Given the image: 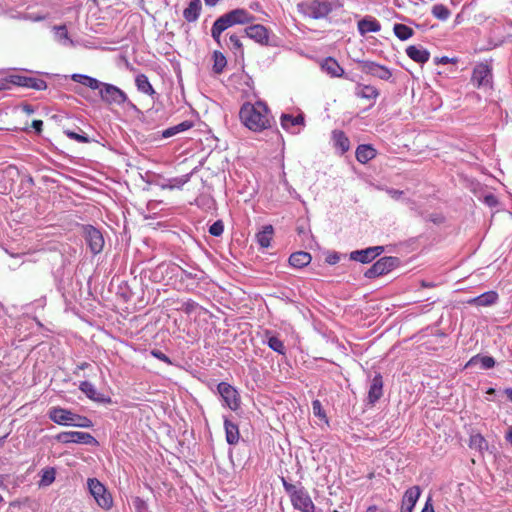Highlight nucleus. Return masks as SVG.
I'll use <instances>...</instances> for the list:
<instances>
[{
  "mask_svg": "<svg viewBox=\"0 0 512 512\" xmlns=\"http://www.w3.org/2000/svg\"><path fill=\"white\" fill-rule=\"evenodd\" d=\"M239 117L241 122L254 132L270 128L273 120L269 108L262 101L244 103L240 109Z\"/></svg>",
  "mask_w": 512,
  "mask_h": 512,
  "instance_id": "obj_1",
  "label": "nucleus"
},
{
  "mask_svg": "<svg viewBox=\"0 0 512 512\" xmlns=\"http://www.w3.org/2000/svg\"><path fill=\"white\" fill-rule=\"evenodd\" d=\"M297 10L305 17L322 19L332 11V6L328 0H307L298 3Z\"/></svg>",
  "mask_w": 512,
  "mask_h": 512,
  "instance_id": "obj_2",
  "label": "nucleus"
},
{
  "mask_svg": "<svg viewBox=\"0 0 512 512\" xmlns=\"http://www.w3.org/2000/svg\"><path fill=\"white\" fill-rule=\"evenodd\" d=\"M87 486L90 494L95 499L97 505L104 510H110L113 506L112 495L106 487L96 478H89Z\"/></svg>",
  "mask_w": 512,
  "mask_h": 512,
  "instance_id": "obj_3",
  "label": "nucleus"
},
{
  "mask_svg": "<svg viewBox=\"0 0 512 512\" xmlns=\"http://www.w3.org/2000/svg\"><path fill=\"white\" fill-rule=\"evenodd\" d=\"M492 68L487 63L477 64L472 73L471 82L479 89L489 90L492 88Z\"/></svg>",
  "mask_w": 512,
  "mask_h": 512,
  "instance_id": "obj_4",
  "label": "nucleus"
},
{
  "mask_svg": "<svg viewBox=\"0 0 512 512\" xmlns=\"http://www.w3.org/2000/svg\"><path fill=\"white\" fill-rule=\"evenodd\" d=\"M217 391L222 399L223 406L228 407L232 411L239 409L241 400L236 388L227 382H220L217 385Z\"/></svg>",
  "mask_w": 512,
  "mask_h": 512,
  "instance_id": "obj_5",
  "label": "nucleus"
},
{
  "mask_svg": "<svg viewBox=\"0 0 512 512\" xmlns=\"http://www.w3.org/2000/svg\"><path fill=\"white\" fill-rule=\"evenodd\" d=\"M56 440L62 444H85V445H98V441L88 432L80 431H64L56 435Z\"/></svg>",
  "mask_w": 512,
  "mask_h": 512,
  "instance_id": "obj_6",
  "label": "nucleus"
},
{
  "mask_svg": "<svg viewBox=\"0 0 512 512\" xmlns=\"http://www.w3.org/2000/svg\"><path fill=\"white\" fill-rule=\"evenodd\" d=\"M101 86L99 96L103 102L109 105H123L127 101L126 93L119 87L105 82Z\"/></svg>",
  "mask_w": 512,
  "mask_h": 512,
  "instance_id": "obj_7",
  "label": "nucleus"
},
{
  "mask_svg": "<svg viewBox=\"0 0 512 512\" xmlns=\"http://www.w3.org/2000/svg\"><path fill=\"white\" fill-rule=\"evenodd\" d=\"M399 264L397 257L385 256L376 261L365 273L366 278H375L389 273Z\"/></svg>",
  "mask_w": 512,
  "mask_h": 512,
  "instance_id": "obj_8",
  "label": "nucleus"
},
{
  "mask_svg": "<svg viewBox=\"0 0 512 512\" xmlns=\"http://www.w3.org/2000/svg\"><path fill=\"white\" fill-rule=\"evenodd\" d=\"M83 233L86 244L88 245L92 254H99L104 247V237L101 231L92 225L83 226Z\"/></svg>",
  "mask_w": 512,
  "mask_h": 512,
  "instance_id": "obj_9",
  "label": "nucleus"
},
{
  "mask_svg": "<svg viewBox=\"0 0 512 512\" xmlns=\"http://www.w3.org/2000/svg\"><path fill=\"white\" fill-rule=\"evenodd\" d=\"M281 127L288 133L299 134L305 127V117L303 113L294 116L292 114L283 113L280 117Z\"/></svg>",
  "mask_w": 512,
  "mask_h": 512,
  "instance_id": "obj_10",
  "label": "nucleus"
},
{
  "mask_svg": "<svg viewBox=\"0 0 512 512\" xmlns=\"http://www.w3.org/2000/svg\"><path fill=\"white\" fill-rule=\"evenodd\" d=\"M293 507L301 512H314L315 505L304 487L298 488L291 496Z\"/></svg>",
  "mask_w": 512,
  "mask_h": 512,
  "instance_id": "obj_11",
  "label": "nucleus"
},
{
  "mask_svg": "<svg viewBox=\"0 0 512 512\" xmlns=\"http://www.w3.org/2000/svg\"><path fill=\"white\" fill-rule=\"evenodd\" d=\"M194 270L195 271H187L176 264H162L159 266L158 271L162 273L166 272L167 274H171L176 277L180 276L181 280L191 279L194 281H200L203 278V271L198 269Z\"/></svg>",
  "mask_w": 512,
  "mask_h": 512,
  "instance_id": "obj_12",
  "label": "nucleus"
},
{
  "mask_svg": "<svg viewBox=\"0 0 512 512\" xmlns=\"http://www.w3.org/2000/svg\"><path fill=\"white\" fill-rule=\"evenodd\" d=\"M9 83L25 87V88H31L34 90H45L47 89V83L43 79L36 78V77H28L23 75H11L9 77Z\"/></svg>",
  "mask_w": 512,
  "mask_h": 512,
  "instance_id": "obj_13",
  "label": "nucleus"
},
{
  "mask_svg": "<svg viewBox=\"0 0 512 512\" xmlns=\"http://www.w3.org/2000/svg\"><path fill=\"white\" fill-rule=\"evenodd\" d=\"M361 70L365 74H370L381 80L388 81L392 77V72L386 66L380 65L373 61H360Z\"/></svg>",
  "mask_w": 512,
  "mask_h": 512,
  "instance_id": "obj_14",
  "label": "nucleus"
},
{
  "mask_svg": "<svg viewBox=\"0 0 512 512\" xmlns=\"http://www.w3.org/2000/svg\"><path fill=\"white\" fill-rule=\"evenodd\" d=\"M74 414L75 413L69 409L56 406L49 409L48 417L58 425L71 426Z\"/></svg>",
  "mask_w": 512,
  "mask_h": 512,
  "instance_id": "obj_15",
  "label": "nucleus"
},
{
  "mask_svg": "<svg viewBox=\"0 0 512 512\" xmlns=\"http://www.w3.org/2000/svg\"><path fill=\"white\" fill-rule=\"evenodd\" d=\"M384 251L383 246H373L362 250H356L350 253V259L363 264L370 263Z\"/></svg>",
  "mask_w": 512,
  "mask_h": 512,
  "instance_id": "obj_16",
  "label": "nucleus"
},
{
  "mask_svg": "<svg viewBox=\"0 0 512 512\" xmlns=\"http://www.w3.org/2000/svg\"><path fill=\"white\" fill-rule=\"evenodd\" d=\"M244 32L247 37L259 44L265 45L269 41L268 29L261 24L250 25L245 28Z\"/></svg>",
  "mask_w": 512,
  "mask_h": 512,
  "instance_id": "obj_17",
  "label": "nucleus"
},
{
  "mask_svg": "<svg viewBox=\"0 0 512 512\" xmlns=\"http://www.w3.org/2000/svg\"><path fill=\"white\" fill-rule=\"evenodd\" d=\"M421 495L419 486H412L406 490L402 498L401 512H412Z\"/></svg>",
  "mask_w": 512,
  "mask_h": 512,
  "instance_id": "obj_18",
  "label": "nucleus"
},
{
  "mask_svg": "<svg viewBox=\"0 0 512 512\" xmlns=\"http://www.w3.org/2000/svg\"><path fill=\"white\" fill-rule=\"evenodd\" d=\"M234 26L231 17L228 13L220 16L215 20L211 28V36L217 42L220 43L221 34L228 28Z\"/></svg>",
  "mask_w": 512,
  "mask_h": 512,
  "instance_id": "obj_19",
  "label": "nucleus"
},
{
  "mask_svg": "<svg viewBox=\"0 0 512 512\" xmlns=\"http://www.w3.org/2000/svg\"><path fill=\"white\" fill-rule=\"evenodd\" d=\"M383 395V378L380 373L371 379L368 390V402L374 405Z\"/></svg>",
  "mask_w": 512,
  "mask_h": 512,
  "instance_id": "obj_20",
  "label": "nucleus"
},
{
  "mask_svg": "<svg viewBox=\"0 0 512 512\" xmlns=\"http://www.w3.org/2000/svg\"><path fill=\"white\" fill-rule=\"evenodd\" d=\"M406 54L410 59L420 64L426 63L430 58L429 51L420 45L408 46Z\"/></svg>",
  "mask_w": 512,
  "mask_h": 512,
  "instance_id": "obj_21",
  "label": "nucleus"
},
{
  "mask_svg": "<svg viewBox=\"0 0 512 512\" xmlns=\"http://www.w3.org/2000/svg\"><path fill=\"white\" fill-rule=\"evenodd\" d=\"M79 389L91 400L106 403L110 402L109 398H106L103 394L99 393L95 386L89 381H82L79 385Z\"/></svg>",
  "mask_w": 512,
  "mask_h": 512,
  "instance_id": "obj_22",
  "label": "nucleus"
},
{
  "mask_svg": "<svg viewBox=\"0 0 512 512\" xmlns=\"http://www.w3.org/2000/svg\"><path fill=\"white\" fill-rule=\"evenodd\" d=\"M357 27L361 35H365L367 33H376L381 30L380 22L371 16H366L361 19L358 22Z\"/></svg>",
  "mask_w": 512,
  "mask_h": 512,
  "instance_id": "obj_23",
  "label": "nucleus"
},
{
  "mask_svg": "<svg viewBox=\"0 0 512 512\" xmlns=\"http://www.w3.org/2000/svg\"><path fill=\"white\" fill-rule=\"evenodd\" d=\"M321 69L331 77H342L344 69L332 57H327L321 64Z\"/></svg>",
  "mask_w": 512,
  "mask_h": 512,
  "instance_id": "obj_24",
  "label": "nucleus"
},
{
  "mask_svg": "<svg viewBox=\"0 0 512 512\" xmlns=\"http://www.w3.org/2000/svg\"><path fill=\"white\" fill-rule=\"evenodd\" d=\"M498 300V294L495 291H487L477 297H474L468 301L469 304L485 307L496 303Z\"/></svg>",
  "mask_w": 512,
  "mask_h": 512,
  "instance_id": "obj_25",
  "label": "nucleus"
},
{
  "mask_svg": "<svg viewBox=\"0 0 512 512\" xmlns=\"http://www.w3.org/2000/svg\"><path fill=\"white\" fill-rule=\"evenodd\" d=\"M202 9L200 0H190L188 6L183 11V17L187 22H195L200 16Z\"/></svg>",
  "mask_w": 512,
  "mask_h": 512,
  "instance_id": "obj_26",
  "label": "nucleus"
},
{
  "mask_svg": "<svg viewBox=\"0 0 512 512\" xmlns=\"http://www.w3.org/2000/svg\"><path fill=\"white\" fill-rule=\"evenodd\" d=\"M234 25L248 24L254 21L255 17L247 10L238 8L227 12Z\"/></svg>",
  "mask_w": 512,
  "mask_h": 512,
  "instance_id": "obj_27",
  "label": "nucleus"
},
{
  "mask_svg": "<svg viewBox=\"0 0 512 512\" xmlns=\"http://www.w3.org/2000/svg\"><path fill=\"white\" fill-rule=\"evenodd\" d=\"M224 429L226 434V441L230 445H235L239 441L240 433L236 424L231 422L228 418H224Z\"/></svg>",
  "mask_w": 512,
  "mask_h": 512,
  "instance_id": "obj_28",
  "label": "nucleus"
},
{
  "mask_svg": "<svg viewBox=\"0 0 512 512\" xmlns=\"http://www.w3.org/2000/svg\"><path fill=\"white\" fill-rule=\"evenodd\" d=\"M72 80L80 83L92 90H98V92L101 89V85H103L104 82L99 81L96 78H93L91 76L85 75V74H73Z\"/></svg>",
  "mask_w": 512,
  "mask_h": 512,
  "instance_id": "obj_29",
  "label": "nucleus"
},
{
  "mask_svg": "<svg viewBox=\"0 0 512 512\" xmlns=\"http://www.w3.org/2000/svg\"><path fill=\"white\" fill-rule=\"evenodd\" d=\"M355 156L357 161L365 164L376 156V150L371 145L362 144L357 147Z\"/></svg>",
  "mask_w": 512,
  "mask_h": 512,
  "instance_id": "obj_30",
  "label": "nucleus"
},
{
  "mask_svg": "<svg viewBox=\"0 0 512 512\" xmlns=\"http://www.w3.org/2000/svg\"><path fill=\"white\" fill-rule=\"evenodd\" d=\"M312 257L310 253L299 251L292 253L289 257V264L295 268H303L310 264Z\"/></svg>",
  "mask_w": 512,
  "mask_h": 512,
  "instance_id": "obj_31",
  "label": "nucleus"
},
{
  "mask_svg": "<svg viewBox=\"0 0 512 512\" xmlns=\"http://www.w3.org/2000/svg\"><path fill=\"white\" fill-rule=\"evenodd\" d=\"M355 95L358 98L375 100L379 96V91L372 85L358 84L355 89Z\"/></svg>",
  "mask_w": 512,
  "mask_h": 512,
  "instance_id": "obj_32",
  "label": "nucleus"
},
{
  "mask_svg": "<svg viewBox=\"0 0 512 512\" xmlns=\"http://www.w3.org/2000/svg\"><path fill=\"white\" fill-rule=\"evenodd\" d=\"M332 138L334 146L339 150L340 154H344L350 149V141L343 131H333Z\"/></svg>",
  "mask_w": 512,
  "mask_h": 512,
  "instance_id": "obj_33",
  "label": "nucleus"
},
{
  "mask_svg": "<svg viewBox=\"0 0 512 512\" xmlns=\"http://www.w3.org/2000/svg\"><path fill=\"white\" fill-rule=\"evenodd\" d=\"M478 364L482 369L488 370L493 368L496 362L492 356L477 354L468 361L467 366H474Z\"/></svg>",
  "mask_w": 512,
  "mask_h": 512,
  "instance_id": "obj_34",
  "label": "nucleus"
},
{
  "mask_svg": "<svg viewBox=\"0 0 512 512\" xmlns=\"http://www.w3.org/2000/svg\"><path fill=\"white\" fill-rule=\"evenodd\" d=\"M55 40L63 46H73L74 42L69 37L68 30L65 25L54 26L52 28Z\"/></svg>",
  "mask_w": 512,
  "mask_h": 512,
  "instance_id": "obj_35",
  "label": "nucleus"
},
{
  "mask_svg": "<svg viewBox=\"0 0 512 512\" xmlns=\"http://www.w3.org/2000/svg\"><path fill=\"white\" fill-rule=\"evenodd\" d=\"M265 337L266 340L264 341V343H266L270 349L281 355L285 354V346L281 339H279L277 336L272 335L270 331L265 332Z\"/></svg>",
  "mask_w": 512,
  "mask_h": 512,
  "instance_id": "obj_36",
  "label": "nucleus"
},
{
  "mask_svg": "<svg viewBox=\"0 0 512 512\" xmlns=\"http://www.w3.org/2000/svg\"><path fill=\"white\" fill-rule=\"evenodd\" d=\"M135 85L138 89V91L147 94V95H154L155 90L152 87L148 77L145 74H138L135 78Z\"/></svg>",
  "mask_w": 512,
  "mask_h": 512,
  "instance_id": "obj_37",
  "label": "nucleus"
},
{
  "mask_svg": "<svg viewBox=\"0 0 512 512\" xmlns=\"http://www.w3.org/2000/svg\"><path fill=\"white\" fill-rule=\"evenodd\" d=\"M190 178H191V173H188V174H185V175H182L179 177L171 178L167 181V183L162 184L161 188L162 189H174V188L180 189L186 183L189 182Z\"/></svg>",
  "mask_w": 512,
  "mask_h": 512,
  "instance_id": "obj_38",
  "label": "nucleus"
},
{
  "mask_svg": "<svg viewBox=\"0 0 512 512\" xmlns=\"http://www.w3.org/2000/svg\"><path fill=\"white\" fill-rule=\"evenodd\" d=\"M272 235L273 227L271 225L265 226L263 230L256 235L258 244L263 248H268L272 240Z\"/></svg>",
  "mask_w": 512,
  "mask_h": 512,
  "instance_id": "obj_39",
  "label": "nucleus"
},
{
  "mask_svg": "<svg viewBox=\"0 0 512 512\" xmlns=\"http://www.w3.org/2000/svg\"><path fill=\"white\" fill-rule=\"evenodd\" d=\"M192 127V122L183 121L175 126L169 127L162 132L163 138L172 137L180 132L186 131Z\"/></svg>",
  "mask_w": 512,
  "mask_h": 512,
  "instance_id": "obj_40",
  "label": "nucleus"
},
{
  "mask_svg": "<svg viewBox=\"0 0 512 512\" xmlns=\"http://www.w3.org/2000/svg\"><path fill=\"white\" fill-rule=\"evenodd\" d=\"M393 31H394L395 36L398 39H400L401 41L408 40L414 34V31L412 28H410L409 26H407L405 24H400V23H397L394 25Z\"/></svg>",
  "mask_w": 512,
  "mask_h": 512,
  "instance_id": "obj_41",
  "label": "nucleus"
},
{
  "mask_svg": "<svg viewBox=\"0 0 512 512\" xmlns=\"http://www.w3.org/2000/svg\"><path fill=\"white\" fill-rule=\"evenodd\" d=\"M56 477V470L53 467H47L41 471V479L39 481V486L47 487L50 486Z\"/></svg>",
  "mask_w": 512,
  "mask_h": 512,
  "instance_id": "obj_42",
  "label": "nucleus"
},
{
  "mask_svg": "<svg viewBox=\"0 0 512 512\" xmlns=\"http://www.w3.org/2000/svg\"><path fill=\"white\" fill-rule=\"evenodd\" d=\"M470 448L476 449L478 451H483L487 449L488 444L486 439L479 433L472 434L469 439Z\"/></svg>",
  "mask_w": 512,
  "mask_h": 512,
  "instance_id": "obj_43",
  "label": "nucleus"
},
{
  "mask_svg": "<svg viewBox=\"0 0 512 512\" xmlns=\"http://www.w3.org/2000/svg\"><path fill=\"white\" fill-rule=\"evenodd\" d=\"M213 61H214V63H213L214 72L217 74L222 73L227 64V60H226L225 56L221 52L215 51L213 53Z\"/></svg>",
  "mask_w": 512,
  "mask_h": 512,
  "instance_id": "obj_44",
  "label": "nucleus"
},
{
  "mask_svg": "<svg viewBox=\"0 0 512 512\" xmlns=\"http://www.w3.org/2000/svg\"><path fill=\"white\" fill-rule=\"evenodd\" d=\"M432 15L439 20L445 21L449 18L450 11L443 4H436L432 8Z\"/></svg>",
  "mask_w": 512,
  "mask_h": 512,
  "instance_id": "obj_45",
  "label": "nucleus"
},
{
  "mask_svg": "<svg viewBox=\"0 0 512 512\" xmlns=\"http://www.w3.org/2000/svg\"><path fill=\"white\" fill-rule=\"evenodd\" d=\"M71 426L80 428H91L93 426V422L88 417L75 413Z\"/></svg>",
  "mask_w": 512,
  "mask_h": 512,
  "instance_id": "obj_46",
  "label": "nucleus"
},
{
  "mask_svg": "<svg viewBox=\"0 0 512 512\" xmlns=\"http://www.w3.org/2000/svg\"><path fill=\"white\" fill-rule=\"evenodd\" d=\"M68 138L70 139H73L79 143H89L90 142V139L89 137L85 134V133H76V132H73V131H70V130H66L64 132Z\"/></svg>",
  "mask_w": 512,
  "mask_h": 512,
  "instance_id": "obj_47",
  "label": "nucleus"
},
{
  "mask_svg": "<svg viewBox=\"0 0 512 512\" xmlns=\"http://www.w3.org/2000/svg\"><path fill=\"white\" fill-rule=\"evenodd\" d=\"M312 410H313V414L316 417H318L320 419H324L327 422L325 411H324L322 404L319 400L316 399V400L312 401Z\"/></svg>",
  "mask_w": 512,
  "mask_h": 512,
  "instance_id": "obj_48",
  "label": "nucleus"
},
{
  "mask_svg": "<svg viewBox=\"0 0 512 512\" xmlns=\"http://www.w3.org/2000/svg\"><path fill=\"white\" fill-rule=\"evenodd\" d=\"M224 232V224L221 220L215 221L210 227H209V233L212 236L219 237Z\"/></svg>",
  "mask_w": 512,
  "mask_h": 512,
  "instance_id": "obj_49",
  "label": "nucleus"
},
{
  "mask_svg": "<svg viewBox=\"0 0 512 512\" xmlns=\"http://www.w3.org/2000/svg\"><path fill=\"white\" fill-rule=\"evenodd\" d=\"M151 355L153 357H155L156 359L160 360V361H163L169 365L172 364V361L171 359L166 355L164 354L162 351L160 350H157V349H154V350H151Z\"/></svg>",
  "mask_w": 512,
  "mask_h": 512,
  "instance_id": "obj_50",
  "label": "nucleus"
},
{
  "mask_svg": "<svg viewBox=\"0 0 512 512\" xmlns=\"http://www.w3.org/2000/svg\"><path fill=\"white\" fill-rule=\"evenodd\" d=\"M230 44L235 51H239L242 49V43L240 38L236 34H232L229 37Z\"/></svg>",
  "mask_w": 512,
  "mask_h": 512,
  "instance_id": "obj_51",
  "label": "nucleus"
},
{
  "mask_svg": "<svg viewBox=\"0 0 512 512\" xmlns=\"http://www.w3.org/2000/svg\"><path fill=\"white\" fill-rule=\"evenodd\" d=\"M281 481L284 490L289 496H291L298 489L295 485L289 483L284 477H282Z\"/></svg>",
  "mask_w": 512,
  "mask_h": 512,
  "instance_id": "obj_52",
  "label": "nucleus"
},
{
  "mask_svg": "<svg viewBox=\"0 0 512 512\" xmlns=\"http://www.w3.org/2000/svg\"><path fill=\"white\" fill-rule=\"evenodd\" d=\"M386 192L388 193V195L395 199V200H399L401 199L402 195H403V191L401 190H397V189H393V188H388L386 189Z\"/></svg>",
  "mask_w": 512,
  "mask_h": 512,
  "instance_id": "obj_53",
  "label": "nucleus"
},
{
  "mask_svg": "<svg viewBox=\"0 0 512 512\" xmlns=\"http://www.w3.org/2000/svg\"><path fill=\"white\" fill-rule=\"evenodd\" d=\"M340 256L337 253H332L326 257V262L330 265H335L339 262Z\"/></svg>",
  "mask_w": 512,
  "mask_h": 512,
  "instance_id": "obj_54",
  "label": "nucleus"
},
{
  "mask_svg": "<svg viewBox=\"0 0 512 512\" xmlns=\"http://www.w3.org/2000/svg\"><path fill=\"white\" fill-rule=\"evenodd\" d=\"M43 127V121L42 120H33L32 122V128L37 132L40 133L42 131Z\"/></svg>",
  "mask_w": 512,
  "mask_h": 512,
  "instance_id": "obj_55",
  "label": "nucleus"
},
{
  "mask_svg": "<svg viewBox=\"0 0 512 512\" xmlns=\"http://www.w3.org/2000/svg\"><path fill=\"white\" fill-rule=\"evenodd\" d=\"M422 512H435L430 499H428L427 502L425 503V506L422 509Z\"/></svg>",
  "mask_w": 512,
  "mask_h": 512,
  "instance_id": "obj_56",
  "label": "nucleus"
},
{
  "mask_svg": "<svg viewBox=\"0 0 512 512\" xmlns=\"http://www.w3.org/2000/svg\"><path fill=\"white\" fill-rule=\"evenodd\" d=\"M124 104L126 105V107L128 109H131V110H133L135 112H139V109L137 108V106L133 102H131L128 98H127V101Z\"/></svg>",
  "mask_w": 512,
  "mask_h": 512,
  "instance_id": "obj_57",
  "label": "nucleus"
},
{
  "mask_svg": "<svg viewBox=\"0 0 512 512\" xmlns=\"http://www.w3.org/2000/svg\"><path fill=\"white\" fill-rule=\"evenodd\" d=\"M505 440L512 445V425L508 428L506 432Z\"/></svg>",
  "mask_w": 512,
  "mask_h": 512,
  "instance_id": "obj_58",
  "label": "nucleus"
},
{
  "mask_svg": "<svg viewBox=\"0 0 512 512\" xmlns=\"http://www.w3.org/2000/svg\"><path fill=\"white\" fill-rule=\"evenodd\" d=\"M8 83H9V80L0 79V91L7 89Z\"/></svg>",
  "mask_w": 512,
  "mask_h": 512,
  "instance_id": "obj_59",
  "label": "nucleus"
},
{
  "mask_svg": "<svg viewBox=\"0 0 512 512\" xmlns=\"http://www.w3.org/2000/svg\"><path fill=\"white\" fill-rule=\"evenodd\" d=\"M23 111H25L28 115L34 113V108L31 105H24Z\"/></svg>",
  "mask_w": 512,
  "mask_h": 512,
  "instance_id": "obj_60",
  "label": "nucleus"
},
{
  "mask_svg": "<svg viewBox=\"0 0 512 512\" xmlns=\"http://www.w3.org/2000/svg\"><path fill=\"white\" fill-rule=\"evenodd\" d=\"M205 1V4L208 5V6H215L219 0H204Z\"/></svg>",
  "mask_w": 512,
  "mask_h": 512,
  "instance_id": "obj_61",
  "label": "nucleus"
},
{
  "mask_svg": "<svg viewBox=\"0 0 512 512\" xmlns=\"http://www.w3.org/2000/svg\"><path fill=\"white\" fill-rule=\"evenodd\" d=\"M505 393H506L507 397L509 398V400L512 401V388H507L505 390Z\"/></svg>",
  "mask_w": 512,
  "mask_h": 512,
  "instance_id": "obj_62",
  "label": "nucleus"
},
{
  "mask_svg": "<svg viewBox=\"0 0 512 512\" xmlns=\"http://www.w3.org/2000/svg\"><path fill=\"white\" fill-rule=\"evenodd\" d=\"M377 508L376 506H370L367 508V510L365 512H376Z\"/></svg>",
  "mask_w": 512,
  "mask_h": 512,
  "instance_id": "obj_63",
  "label": "nucleus"
},
{
  "mask_svg": "<svg viewBox=\"0 0 512 512\" xmlns=\"http://www.w3.org/2000/svg\"><path fill=\"white\" fill-rule=\"evenodd\" d=\"M423 287H432L433 285L431 283L422 282Z\"/></svg>",
  "mask_w": 512,
  "mask_h": 512,
  "instance_id": "obj_64",
  "label": "nucleus"
}]
</instances>
